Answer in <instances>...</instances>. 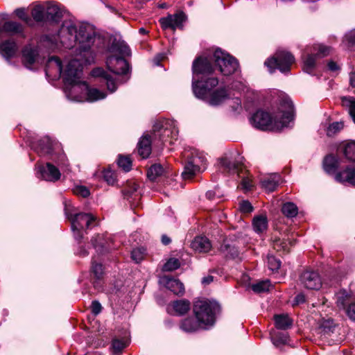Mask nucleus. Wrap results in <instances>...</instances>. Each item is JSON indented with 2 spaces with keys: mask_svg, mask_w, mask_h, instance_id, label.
I'll use <instances>...</instances> for the list:
<instances>
[{
  "mask_svg": "<svg viewBox=\"0 0 355 355\" xmlns=\"http://www.w3.org/2000/svg\"><path fill=\"white\" fill-rule=\"evenodd\" d=\"M44 42L50 49L58 47V42L66 48L71 49L77 45L76 58L71 60L65 70V79L69 83L76 80L81 73L83 64L94 62L95 49H98L103 40L96 33L94 27L88 24H76L71 21H64L59 29L57 36L46 35Z\"/></svg>",
  "mask_w": 355,
  "mask_h": 355,
  "instance_id": "f257e3e1",
  "label": "nucleus"
},
{
  "mask_svg": "<svg viewBox=\"0 0 355 355\" xmlns=\"http://www.w3.org/2000/svg\"><path fill=\"white\" fill-rule=\"evenodd\" d=\"M293 119V104L289 98L283 97L273 116L267 112L258 110L252 115L250 121L254 127L262 130H279L288 127Z\"/></svg>",
  "mask_w": 355,
  "mask_h": 355,
  "instance_id": "f03ea898",
  "label": "nucleus"
},
{
  "mask_svg": "<svg viewBox=\"0 0 355 355\" xmlns=\"http://www.w3.org/2000/svg\"><path fill=\"white\" fill-rule=\"evenodd\" d=\"M82 73L78 78H76V80L72 83L67 81L65 79V73H64V80L67 85L71 87L69 89L68 96H70L73 100L80 101H81L82 96H78L74 95L75 93L80 92L83 94L87 96V100L88 101H96L98 100L103 99L106 96V94L103 92L100 91L96 88H89L88 85L85 81H81Z\"/></svg>",
  "mask_w": 355,
  "mask_h": 355,
  "instance_id": "7ed1b4c3",
  "label": "nucleus"
},
{
  "mask_svg": "<svg viewBox=\"0 0 355 355\" xmlns=\"http://www.w3.org/2000/svg\"><path fill=\"white\" fill-rule=\"evenodd\" d=\"M64 213L67 218L71 223V229L76 239L80 240L83 238L82 230L89 228L91 223L96 218L91 214H73V207L64 202Z\"/></svg>",
  "mask_w": 355,
  "mask_h": 355,
  "instance_id": "20e7f679",
  "label": "nucleus"
},
{
  "mask_svg": "<svg viewBox=\"0 0 355 355\" xmlns=\"http://www.w3.org/2000/svg\"><path fill=\"white\" fill-rule=\"evenodd\" d=\"M184 157L187 159V162L182 173L183 179H191L205 170L207 159L202 153L192 149L191 152H184Z\"/></svg>",
  "mask_w": 355,
  "mask_h": 355,
  "instance_id": "39448f33",
  "label": "nucleus"
},
{
  "mask_svg": "<svg viewBox=\"0 0 355 355\" xmlns=\"http://www.w3.org/2000/svg\"><path fill=\"white\" fill-rule=\"evenodd\" d=\"M218 308L216 303L207 300H198L194 303L193 313L202 327H205L214 324L215 312Z\"/></svg>",
  "mask_w": 355,
  "mask_h": 355,
  "instance_id": "423d86ee",
  "label": "nucleus"
},
{
  "mask_svg": "<svg viewBox=\"0 0 355 355\" xmlns=\"http://www.w3.org/2000/svg\"><path fill=\"white\" fill-rule=\"evenodd\" d=\"M294 61V56L291 53L278 51L272 58L267 59L264 64L270 73H272L276 69L284 73L290 71L291 66Z\"/></svg>",
  "mask_w": 355,
  "mask_h": 355,
  "instance_id": "0eeeda50",
  "label": "nucleus"
},
{
  "mask_svg": "<svg viewBox=\"0 0 355 355\" xmlns=\"http://www.w3.org/2000/svg\"><path fill=\"white\" fill-rule=\"evenodd\" d=\"M213 58L215 64L225 76L232 74L239 67V63L234 58L220 49H216L214 52Z\"/></svg>",
  "mask_w": 355,
  "mask_h": 355,
  "instance_id": "6e6552de",
  "label": "nucleus"
},
{
  "mask_svg": "<svg viewBox=\"0 0 355 355\" xmlns=\"http://www.w3.org/2000/svg\"><path fill=\"white\" fill-rule=\"evenodd\" d=\"M186 15L183 12H178L174 15H168L159 19V21L164 30L181 28L183 22L186 20Z\"/></svg>",
  "mask_w": 355,
  "mask_h": 355,
  "instance_id": "1a4fd4ad",
  "label": "nucleus"
},
{
  "mask_svg": "<svg viewBox=\"0 0 355 355\" xmlns=\"http://www.w3.org/2000/svg\"><path fill=\"white\" fill-rule=\"evenodd\" d=\"M213 55L209 57L200 56L193 63V72L196 74H210L214 71Z\"/></svg>",
  "mask_w": 355,
  "mask_h": 355,
  "instance_id": "9d476101",
  "label": "nucleus"
},
{
  "mask_svg": "<svg viewBox=\"0 0 355 355\" xmlns=\"http://www.w3.org/2000/svg\"><path fill=\"white\" fill-rule=\"evenodd\" d=\"M301 284L307 289L318 290L322 286L319 274L315 271L306 270L300 275Z\"/></svg>",
  "mask_w": 355,
  "mask_h": 355,
  "instance_id": "9b49d317",
  "label": "nucleus"
},
{
  "mask_svg": "<svg viewBox=\"0 0 355 355\" xmlns=\"http://www.w3.org/2000/svg\"><path fill=\"white\" fill-rule=\"evenodd\" d=\"M106 64L108 69L116 75L125 74L128 71V64L121 56L111 55Z\"/></svg>",
  "mask_w": 355,
  "mask_h": 355,
  "instance_id": "f8f14e48",
  "label": "nucleus"
},
{
  "mask_svg": "<svg viewBox=\"0 0 355 355\" xmlns=\"http://www.w3.org/2000/svg\"><path fill=\"white\" fill-rule=\"evenodd\" d=\"M160 283L175 295L184 293V284L179 279L165 275L161 277Z\"/></svg>",
  "mask_w": 355,
  "mask_h": 355,
  "instance_id": "ddd939ff",
  "label": "nucleus"
},
{
  "mask_svg": "<svg viewBox=\"0 0 355 355\" xmlns=\"http://www.w3.org/2000/svg\"><path fill=\"white\" fill-rule=\"evenodd\" d=\"M92 75L94 77L101 78V81L106 83L107 89L110 91V92H114L116 91V85L115 80L103 69L96 68L93 69L92 71Z\"/></svg>",
  "mask_w": 355,
  "mask_h": 355,
  "instance_id": "4468645a",
  "label": "nucleus"
},
{
  "mask_svg": "<svg viewBox=\"0 0 355 355\" xmlns=\"http://www.w3.org/2000/svg\"><path fill=\"white\" fill-rule=\"evenodd\" d=\"M41 176L47 181L55 182L60 179V173L58 168L50 163H47L46 166L40 168Z\"/></svg>",
  "mask_w": 355,
  "mask_h": 355,
  "instance_id": "2eb2a0df",
  "label": "nucleus"
},
{
  "mask_svg": "<svg viewBox=\"0 0 355 355\" xmlns=\"http://www.w3.org/2000/svg\"><path fill=\"white\" fill-rule=\"evenodd\" d=\"M220 164L229 173H239L242 170L243 163L241 157L231 160L227 157L221 158Z\"/></svg>",
  "mask_w": 355,
  "mask_h": 355,
  "instance_id": "dca6fc26",
  "label": "nucleus"
},
{
  "mask_svg": "<svg viewBox=\"0 0 355 355\" xmlns=\"http://www.w3.org/2000/svg\"><path fill=\"white\" fill-rule=\"evenodd\" d=\"M191 248L198 252H207L211 248L209 240L205 236H197L191 243Z\"/></svg>",
  "mask_w": 355,
  "mask_h": 355,
  "instance_id": "f3484780",
  "label": "nucleus"
},
{
  "mask_svg": "<svg viewBox=\"0 0 355 355\" xmlns=\"http://www.w3.org/2000/svg\"><path fill=\"white\" fill-rule=\"evenodd\" d=\"M335 178L339 182H347L355 187V168H347L345 170L336 173Z\"/></svg>",
  "mask_w": 355,
  "mask_h": 355,
  "instance_id": "a211bd4d",
  "label": "nucleus"
},
{
  "mask_svg": "<svg viewBox=\"0 0 355 355\" xmlns=\"http://www.w3.org/2000/svg\"><path fill=\"white\" fill-rule=\"evenodd\" d=\"M62 17V10L54 4L45 8V21L58 22Z\"/></svg>",
  "mask_w": 355,
  "mask_h": 355,
  "instance_id": "6ab92c4d",
  "label": "nucleus"
},
{
  "mask_svg": "<svg viewBox=\"0 0 355 355\" xmlns=\"http://www.w3.org/2000/svg\"><path fill=\"white\" fill-rule=\"evenodd\" d=\"M54 145L49 137H44L38 141L37 146L35 148L39 154L44 155L52 153Z\"/></svg>",
  "mask_w": 355,
  "mask_h": 355,
  "instance_id": "aec40b11",
  "label": "nucleus"
},
{
  "mask_svg": "<svg viewBox=\"0 0 355 355\" xmlns=\"http://www.w3.org/2000/svg\"><path fill=\"white\" fill-rule=\"evenodd\" d=\"M17 51V44L12 40H6L3 42L0 45V53L7 59L13 57L15 55Z\"/></svg>",
  "mask_w": 355,
  "mask_h": 355,
  "instance_id": "412c9836",
  "label": "nucleus"
},
{
  "mask_svg": "<svg viewBox=\"0 0 355 355\" xmlns=\"http://www.w3.org/2000/svg\"><path fill=\"white\" fill-rule=\"evenodd\" d=\"M151 139L150 136H143L138 143V153L142 158H147L151 153Z\"/></svg>",
  "mask_w": 355,
  "mask_h": 355,
  "instance_id": "4be33fe9",
  "label": "nucleus"
},
{
  "mask_svg": "<svg viewBox=\"0 0 355 355\" xmlns=\"http://www.w3.org/2000/svg\"><path fill=\"white\" fill-rule=\"evenodd\" d=\"M37 55V51L35 48L26 46L22 50V60L25 66L31 68V66L35 62Z\"/></svg>",
  "mask_w": 355,
  "mask_h": 355,
  "instance_id": "5701e85b",
  "label": "nucleus"
},
{
  "mask_svg": "<svg viewBox=\"0 0 355 355\" xmlns=\"http://www.w3.org/2000/svg\"><path fill=\"white\" fill-rule=\"evenodd\" d=\"M1 32H5L10 35L21 34L23 33V26L16 21H6L2 26H0V33Z\"/></svg>",
  "mask_w": 355,
  "mask_h": 355,
  "instance_id": "b1692460",
  "label": "nucleus"
},
{
  "mask_svg": "<svg viewBox=\"0 0 355 355\" xmlns=\"http://www.w3.org/2000/svg\"><path fill=\"white\" fill-rule=\"evenodd\" d=\"M202 326L193 318H187L182 320L180 328L187 333H193L200 329Z\"/></svg>",
  "mask_w": 355,
  "mask_h": 355,
  "instance_id": "393cba45",
  "label": "nucleus"
},
{
  "mask_svg": "<svg viewBox=\"0 0 355 355\" xmlns=\"http://www.w3.org/2000/svg\"><path fill=\"white\" fill-rule=\"evenodd\" d=\"M227 91L220 88L213 92L209 98V103L211 105H218L228 98Z\"/></svg>",
  "mask_w": 355,
  "mask_h": 355,
  "instance_id": "a878e982",
  "label": "nucleus"
},
{
  "mask_svg": "<svg viewBox=\"0 0 355 355\" xmlns=\"http://www.w3.org/2000/svg\"><path fill=\"white\" fill-rule=\"evenodd\" d=\"M168 121H162L156 122L153 125L154 137L156 138L159 137L162 141H166L164 139L166 135H168L170 130L168 129Z\"/></svg>",
  "mask_w": 355,
  "mask_h": 355,
  "instance_id": "bb28decb",
  "label": "nucleus"
},
{
  "mask_svg": "<svg viewBox=\"0 0 355 355\" xmlns=\"http://www.w3.org/2000/svg\"><path fill=\"white\" fill-rule=\"evenodd\" d=\"M252 227L255 232L262 234L268 228V218L265 215H258L254 217Z\"/></svg>",
  "mask_w": 355,
  "mask_h": 355,
  "instance_id": "cd10ccee",
  "label": "nucleus"
},
{
  "mask_svg": "<svg viewBox=\"0 0 355 355\" xmlns=\"http://www.w3.org/2000/svg\"><path fill=\"white\" fill-rule=\"evenodd\" d=\"M275 327L279 329L286 330L293 325V320L288 315L280 314L274 316Z\"/></svg>",
  "mask_w": 355,
  "mask_h": 355,
  "instance_id": "c85d7f7f",
  "label": "nucleus"
},
{
  "mask_svg": "<svg viewBox=\"0 0 355 355\" xmlns=\"http://www.w3.org/2000/svg\"><path fill=\"white\" fill-rule=\"evenodd\" d=\"M171 306L175 314L182 315L189 311L191 304L189 300H180L173 302Z\"/></svg>",
  "mask_w": 355,
  "mask_h": 355,
  "instance_id": "c756f323",
  "label": "nucleus"
},
{
  "mask_svg": "<svg viewBox=\"0 0 355 355\" xmlns=\"http://www.w3.org/2000/svg\"><path fill=\"white\" fill-rule=\"evenodd\" d=\"M338 166V159L332 155H329L324 159L323 168L327 173H334Z\"/></svg>",
  "mask_w": 355,
  "mask_h": 355,
  "instance_id": "7c9ffc66",
  "label": "nucleus"
},
{
  "mask_svg": "<svg viewBox=\"0 0 355 355\" xmlns=\"http://www.w3.org/2000/svg\"><path fill=\"white\" fill-rule=\"evenodd\" d=\"M342 105L345 107L355 123V98L352 96H345L341 99Z\"/></svg>",
  "mask_w": 355,
  "mask_h": 355,
  "instance_id": "2f4dec72",
  "label": "nucleus"
},
{
  "mask_svg": "<svg viewBox=\"0 0 355 355\" xmlns=\"http://www.w3.org/2000/svg\"><path fill=\"white\" fill-rule=\"evenodd\" d=\"M192 88L195 96L200 99H205L209 91L203 83H200L198 81L193 82Z\"/></svg>",
  "mask_w": 355,
  "mask_h": 355,
  "instance_id": "473e14b6",
  "label": "nucleus"
},
{
  "mask_svg": "<svg viewBox=\"0 0 355 355\" xmlns=\"http://www.w3.org/2000/svg\"><path fill=\"white\" fill-rule=\"evenodd\" d=\"M164 171V168L160 164H155L149 168L147 175L151 181H155L158 177L162 175Z\"/></svg>",
  "mask_w": 355,
  "mask_h": 355,
  "instance_id": "72a5a7b5",
  "label": "nucleus"
},
{
  "mask_svg": "<svg viewBox=\"0 0 355 355\" xmlns=\"http://www.w3.org/2000/svg\"><path fill=\"white\" fill-rule=\"evenodd\" d=\"M336 304L339 309H345L349 303L350 296L345 291H340L336 295Z\"/></svg>",
  "mask_w": 355,
  "mask_h": 355,
  "instance_id": "f704fd0d",
  "label": "nucleus"
},
{
  "mask_svg": "<svg viewBox=\"0 0 355 355\" xmlns=\"http://www.w3.org/2000/svg\"><path fill=\"white\" fill-rule=\"evenodd\" d=\"M112 48L122 56H128L131 53L128 45L124 41L114 42Z\"/></svg>",
  "mask_w": 355,
  "mask_h": 355,
  "instance_id": "c9c22d12",
  "label": "nucleus"
},
{
  "mask_svg": "<svg viewBox=\"0 0 355 355\" xmlns=\"http://www.w3.org/2000/svg\"><path fill=\"white\" fill-rule=\"evenodd\" d=\"M279 184V176L275 175L272 178L264 179L261 182L263 188L269 192H272L276 189Z\"/></svg>",
  "mask_w": 355,
  "mask_h": 355,
  "instance_id": "e433bc0d",
  "label": "nucleus"
},
{
  "mask_svg": "<svg viewBox=\"0 0 355 355\" xmlns=\"http://www.w3.org/2000/svg\"><path fill=\"white\" fill-rule=\"evenodd\" d=\"M282 211L288 218L295 217L298 212L297 207L293 202H286L282 205Z\"/></svg>",
  "mask_w": 355,
  "mask_h": 355,
  "instance_id": "4c0bfd02",
  "label": "nucleus"
},
{
  "mask_svg": "<svg viewBox=\"0 0 355 355\" xmlns=\"http://www.w3.org/2000/svg\"><path fill=\"white\" fill-rule=\"evenodd\" d=\"M288 245H292V242L290 240H282L279 238H275L272 240V247L277 251H284L288 252Z\"/></svg>",
  "mask_w": 355,
  "mask_h": 355,
  "instance_id": "58836bf2",
  "label": "nucleus"
},
{
  "mask_svg": "<svg viewBox=\"0 0 355 355\" xmlns=\"http://www.w3.org/2000/svg\"><path fill=\"white\" fill-rule=\"evenodd\" d=\"M220 250L223 252L225 256L230 258H235L239 254L237 249L234 246L227 243L226 241H224L220 245Z\"/></svg>",
  "mask_w": 355,
  "mask_h": 355,
  "instance_id": "ea45409f",
  "label": "nucleus"
},
{
  "mask_svg": "<svg viewBox=\"0 0 355 355\" xmlns=\"http://www.w3.org/2000/svg\"><path fill=\"white\" fill-rule=\"evenodd\" d=\"M31 15L36 21H45V7L43 6H35L31 11Z\"/></svg>",
  "mask_w": 355,
  "mask_h": 355,
  "instance_id": "a19ab883",
  "label": "nucleus"
},
{
  "mask_svg": "<svg viewBox=\"0 0 355 355\" xmlns=\"http://www.w3.org/2000/svg\"><path fill=\"white\" fill-rule=\"evenodd\" d=\"M127 345L128 342L127 340H125L123 338L113 339L112 343L113 354L119 355L122 352V350L127 347Z\"/></svg>",
  "mask_w": 355,
  "mask_h": 355,
  "instance_id": "79ce46f5",
  "label": "nucleus"
},
{
  "mask_svg": "<svg viewBox=\"0 0 355 355\" xmlns=\"http://www.w3.org/2000/svg\"><path fill=\"white\" fill-rule=\"evenodd\" d=\"M316 58L314 53H311L308 55L307 58L304 59L303 69L306 73H311L313 71Z\"/></svg>",
  "mask_w": 355,
  "mask_h": 355,
  "instance_id": "37998d69",
  "label": "nucleus"
},
{
  "mask_svg": "<svg viewBox=\"0 0 355 355\" xmlns=\"http://www.w3.org/2000/svg\"><path fill=\"white\" fill-rule=\"evenodd\" d=\"M270 286L271 284L269 280H264L252 284L251 288L255 293H262L268 291Z\"/></svg>",
  "mask_w": 355,
  "mask_h": 355,
  "instance_id": "c03bdc74",
  "label": "nucleus"
},
{
  "mask_svg": "<svg viewBox=\"0 0 355 355\" xmlns=\"http://www.w3.org/2000/svg\"><path fill=\"white\" fill-rule=\"evenodd\" d=\"M344 127L343 122H334L329 125L326 130V133L328 137H334Z\"/></svg>",
  "mask_w": 355,
  "mask_h": 355,
  "instance_id": "a18cd8bd",
  "label": "nucleus"
},
{
  "mask_svg": "<svg viewBox=\"0 0 355 355\" xmlns=\"http://www.w3.org/2000/svg\"><path fill=\"white\" fill-rule=\"evenodd\" d=\"M344 154L348 160L355 162V141L349 142L345 145Z\"/></svg>",
  "mask_w": 355,
  "mask_h": 355,
  "instance_id": "49530a36",
  "label": "nucleus"
},
{
  "mask_svg": "<svg viewBox=\"0 0 355 355\" xmlns=\"http://www.w3.org/2000/svg\"><path fill=\"white\" fill-rule=\"evenodd\" d=\"M272 341L277 347L281 345H286L288 341V336L286 333H277L272 336Z\"/></svg>",
  "mask_w": 355,
  "mask_h": 355,
  "instance_id": "de8ad7c7",
  "label": "nucleus"
},
{
  "mask_svg": "<svg viewBox=\"0 0 355 355\" xmlns=\"http://www.w3.org/2000/svg\"><path fill=\"white\" fill-rule=\"evenodd\" d=\"M146 255V249L138 248L134 249L131 252V258L135 263L141 262Z\"/></svg>",
  "mask_w": 355,
  "mask_h": 355,
  "instance_id": "09e8293b",
  "label": "nucleus"
},
{
  "mask_svg": "<svg viewBox=\"0 0 355 355\" xmlns=\"http://www.w3.org/2000/svg\"><path fill=\"white\" fill-rule=\"evenodd\" d=\"M118 165L124 171L128 172L131 169L132 162L128 157L120 155L118 159Z\"/></svg>",
  "mask_w": 355,
  "mask_h": 355,
  "instance_id": "8fccbe9b",
  "label": "nucleus"
},
{
  "mask_svg": "<svg viewBox=\"0 0 355 355\" xmlns=\"http://www.w3.org/2000/svg\"><path fill=\"white\" fill-rule=\"evenodd\" d=\"M180 266V261L176 258L169 259L163 266L164 271H173L178 269Z\"/></svg>",
  "mask_w": 355,
  "mask_h": 355,
  "instance_id": "3c124183",
  "label": "nucleus"
},
{
  "mask_svg": "<svg viewBox=\"0 0 355 355\" xmlns=\"http://www.w3.org/2000/svg\"><path fill=\"white\" fill-rule=\"evenodd\" d=\"M268 266L272 271H277L281 266V261L279 259L272 255L268 256Z\"/></svg>",
  "mask_w": 355,
  "mask_h": 355,
  "instance_id": "603ef678",
  "label": "nucleus"
},
{
  "mask_svg": "<svg viewBox=\"0 0 355 355\" xmlns=\"http://www.w3.org/2000/svg\"><path fill=\"white\" fill-rule=\"evenodd\" d=\"M103 179L108 184L112 185L116 182V175L110 169L104 170L103 171Z\"/></svg>",
  "mask_w": 355,
  "mask_h": 355,
  "instance_id": "864d4df0",
  "label": "nucleus"
},
{
  "mask_svg": "<svg viewBox=\"0 0 355 355\" xmlns=\"http://www.w3.org/2000/svg\"><path fill=\"white\" fill-rule=\"evenodd\" d=\"M318 50V53L315 54L317 58H322L329 54L331 49L328 46L318 44L314 47Z\"/></svg>",
  "mask_w": 355,
  "mask_h": 355,
  "instance_id": "5fc2aeb1",
  "label": "nucleus"
},
{
  "mask_svg": "<svg viewBox=\"0 0 355 355\" xmlns=\"http://www.w3.org/2000/svg\"><path fill=\"white\" fill-rule=\"evenodd\" d=\"M73 191L74 194L83 198H87L90 194L89 189L85 186H76L74 187Z\"/></svg>",
  "mask_w": 355,
  "mask_h": 355,
  "instance_id": "6e6d98bb",
  "label": "nucleus"
},
{
  "mask_svg": "<svg viewBox=\"0 0 355 355\" xmlns=\"http://www.w3.org/2000/svg\"><path fill=\"white\" fill-rule=\"evenodd\" d=\"M92 272L97 279H100L103 273V266L101 263L92 261Z\"/></svg>",
  "mask_w": 355,
  "mask_h": 355,
  "instance_id": "4d7b16f0",
  "label": "nucleus"
},
{
  "mask_svg": "<svg viewBox=\"0 0 355 355\" xmlns=\"http://www.w3.org/2000/svg\"><path fill=\"white\" fill-rule=\"evenodd\" d=\"M239 209L243 213H250L253 210V207L248 200H243L239 204Z\"/></svg>",
  "mask_w": 355,
  "mask_h": 355,
  "instance_id": "13d9d810",
  "label": "nucleus"
},
{
  "mask_svg": "<svg viewBox=\"0 0 355 355\" xmlns=\"http://www.w3.org/2000/svg\"><path fill=\"white\" fill-rule=\"evenodd\" d=\"M49 63L50 64L54 63L56 67V69H57L58 72H59L60 73L62 72V62L58 57H56V56L51 57L49 59Z\"/></svg>",
  "mask_w": 355,
  "mask_h": 355,
  "instance_id": "bf43d9fd",
  "label": "nucleus"
},
{
  "mask_svg": "<svg viewBox=\"0 0 355 355\" xmlns=\"http://www.w3.org/2000/svg\"><path fill=\"white\" fill-rule=\"evenodd\" d=\"M345 41L349 47H355V31H351L345 36Z\"/></svg>",
  "mask_w": 355,
  "mask_h": 355,
  "instance_id": "052dcab7",
  "label": "nucleus"
},
{
  "mask_svg": "<svg viewBox=\"0 0 355 355\" xmlns=\"http://www.w3.org/2000/svg\"><path fill=\"white\" fill-rule=\"evenodd\" d=\"M345 310L348 317L351 320H355V303L349 304Z\"/></svg>",
  "mask_w": 355,
  "mask_h": 355,
  "instance_id": "680f3d73",
  "label": "nucleus"
},
{
  "mask_svg": "<svg viewBox=\"0 0 355 355\" xmlns=\"http://www.w3.org/2000/svg\"><path fill=\"white\" fill-rule=\"evenodd\" d=\"M203 84L210 91L212 88H214L218 84V80L216 78H209L207 79Z\"/></svg>",
  "mask_w": 355,
  "mask_h": 355,
  "instance_id": "e2e57ef3",
  "label": "nucleus"
},
{
  "mask_svg": "<svg viewBox=\"0 0 355 355\" xmlns=\"http://www.w3.org/2000/svg\"><path fill=\"white\" fill-rule=\"evenodd\" d=\"M15 14L16 15L21 19L24 20V21L27 22L30 18L26 14L25 9L24 8H17L15 10Z\"/></svg>",
  "mask_w": 355,
  "mask_h": 355,
  "instance_id": "0e129e2a",
  "label": "nucleus"
},
{
  "mask_svg": "<svg viewBox=\"0 0 355 355\" xmlns=\"http://www.w3.org/2000/svg\"><path fill=\"white\" fill-rule=\"evenodd\" d=\"M91 309L92 313L96 315L100 313L102 310L101 304L99 303V302L94 300L92 303Z\"/></svg>",
  "mask_w": 355,
  "mask_h": 355,
  "instance_id": "69168bd1",
  "label": "nucleus"
},
{
  "mask_svg": "<svg viewBox=\"0 0 355 355\" xmlns=\"http://www.w3.org/2000/svg\"><path fill=\"white\" fill-rule=\"evenodd\" d=\"M241 184L243 186V188L246 190L250 189L252 187V181L248 177H243L242 178Z\"/></svg>",
  "mask_w": 355,
  "mask_h": 355,
  "instance_id": "338daca9",
  "label": "nucleus"
},
{
  "mask_svg": "<svg viewBox=\"0 0 355 355\" xmlns=\"http://www.w3.org/2000/svg\"><path fill=\"white\" fill-rule=\"evenodd\" d=\"M328 68L329 70L332 71H336L339 69V67L337 65V64L334 61H330L328 63Z\"/></svg>",
  "mask_w": 355,
  "mask_h": 355,
  "instance_id": "774afa93",
  "label": "nucleus"
}]
</instances>
